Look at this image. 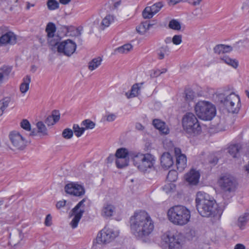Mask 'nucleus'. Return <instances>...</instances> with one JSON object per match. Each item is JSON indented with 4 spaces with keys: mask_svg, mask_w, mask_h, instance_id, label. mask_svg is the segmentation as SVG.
Instances as JSON below:
<instances>
[{
    "mask_svg": "<svg viewBox=\"0 0 249 249\" xmlns=\"http://www.w3.org/2000/svg\"><path fill=\"white\" fill-rule=\"evenodd\" d=\"M73 131L70 128L65 129L62 132V136L66 139H71L73 136Z\"/></svg>",
    "mask_w": 249,
    "mask_h": 249,
    "instance_id": "nucleus-44",
    "label": "nucleus"
},
{
    "mask_svg": "<svg viewBox=\"0 0 249 249\" xmlns=\"http://www.w3.org/2000/svg\"><path fill=\"white\" fill-rule=\"evenodd\" d=\"M66 202L65 200L59 201L56 203V206L58 209H60L65 205Z\"/></svg>",
    "mask_w": 249,
    "mask_h": 249,
    "instance_id": "nucleus-51",
    "label": "nucleus"
},
{
    "mask_svg": "<svg viewBox=\"0 0 249 249\" xmlns=\"http://www.w3.org/2000/svg\"><path fill=\"white\" fill-rule=\"evenodd\" d=\"M36 126L37 128V131H36L35 129H33L32 131V135H36L37 133H41L43 135L47 134V129L45 125L42 122L40 121L37 122L36 124Z\"/></svg>",
    "mask_w": 249,
    "mask_h": 249,
    "instance_id": "nucleus-28",
    "label": "nucleus"
},
{
    "mask_svg": "<svg viewBox=\"0 0 249 249\" xmlns=\"http://www.w3.org/2000/svg\"><path fill=\"white\" fill-rule=\"evenodd\" d=\"M219 99L221 103L226 107L229 112L237 113L240 107V98L234 93H231L225 96L223 94L219 95Z\"/></svg>",
    "mask_w": 249,
    "mask_h": 249,
    "instance_id": "nucleus-7",
    "label": "nucleus"
},
{
    "mask_svg": "<svg viewBox=\"0 0 249 249\" xmlns=\"http://www.w3.org/2000/svg\"><path fill=\"white\" fill-rule=\"evenodd\" d=\"M9 138L11 144V148L14 150H23L27 146V140L17 131L11 132Z\"/></svg>",
    "mask_w": 249,
    "mask_h": 249,
    "instance_id": "nucleus-9",
    "label": "nucleus"
},
{
    "mask_svg": "<svg viewBox=\"0 0 249 249\" xmlns=\"http://www.w3.org/2000/svg\"><path fill=\"white\" fill-rule=\"evenodd\" d=\"M3 201L0 200V205L3 204Z\"/></svg>",
    "mask_w": 249,
    "mask_h": 249,
    "instance_id": "nucleus-63",
    "label": "nucleus"
},
{
    "mask_svg": "<svg viewBox=\"0 0 249 249\" xmlns=\"http://www.w3.org/2000/svg\"><path fill=\"white\" fill-rule=\"evenodd\" d=\"M84 202L85 199H82L71 211V216H73V218L70 223V225L73 229H75L77 227L78 224L84 213V210L80 209Z\"/></svg>",
    "mask_w": 249,
    "mask_h": 249,
    "instance_id": "nucleus-14",
    "label": "nucleus"
},
{
    "mask_svg": "<svg viewBox=\"0 0 249 249\" xmlns=\"http://www.w3.org/2000/svg\"><path fill=\"white\" fill-rule=\"evenodd\" d=\"M172 39H171V38L170 37H167L165 39V42L166 43H169L170 42H171Z\"/></svg>",
    "mask_w": 249,
    "mask_h": 249,
    "instance_id": "nucleus-58",
    "label": "nucleus"
},
{
    "mask_svg": "<svg viewBox=\"0 0 249 249\" xmlns=\"http://www.w3.org/2000/svg\"><path fill=\"white\" fill-rule=\"evenodd\" d=\"M167 71V70L166 69H164L162 70V71H160L161 74L165 73Z\"/></svg>",
    "mask_w": 249,
    "mask_h": 249,
    "instance_id": "nucleus-61",
    "label": "nucleus"
},
{
    "mask_svg": "<svg viewBox=\"0 0 249 249\" xmlns=\"http://www.w3.org/2000/svg\"><path fill=\"white\" fill-rule=\"evenodd\" d=\"M117 118V116L114 113H107L105 116L104 118L105 120L108 122H111L114 121Z\"/></svg>",
    "mask_w": 249,
    "mask_h": 249,
    "instance_id": "nucleus-47",
    "label": "nucleus"
},
{
    "mask_svg": "<svg viewBox=\"0 0 249 249\" xmlns=\"http://www.w3.org/2000/svg\"><path fill=\"white\" fill-rule=\"evenodd\" d=\"M161 74L160 71L159 70H157L154 72L153 76L155 77H157Z\"/></svg>",
    "mask_w": 249,
    "mask_h": 249,
    "instance_id": "nucleus-53",
    "label": "nucleus"
},
{
    "mask_svg": "<svg viewBox=\"0 0 249 249\" xmlns=\"http://www.w3.org/2000/svg\"><path fill=\"white\" fill-rule=\"evenodd\" d=\"M153 124L154 127L158 129L163 134H167L169 132V129L165 123L159 119H154L153 121Z\"/></svg>",
    "mask_w": 249,
    "mask_h": 249,
    "instance_id": "nucleus-23",
    "label": "nucleus"
},
{
    "mask_svg": "<svg viewBox=\"0 0 249 249\" xmlns=\"http://www.w3.org/2000/svg\"><path fill=\"white\" fill-rule=\"evenodd\" d=\"M178 179V173L176 170H171L167 176V179L170 182H174Z\"/></svg>",
    "mask_w": 249,
    "mask_h": 249,
    "instance_id": "nucleus-40",
    "label": "nucleus"
},
{
    "mask_svg": "<svg viewBox=\"0 0 249 249\" xmlns=\"http://www.w3.org/2000/svg\"><path fill=\"white\" fill-rule=\"evenodd\" d=\"M175 45H179L182 42V36L181 35H175L172 40Z\"/></svg>",
    "mask_w": 249,
    "mask_h": 249,
    "instance_id": "nucleus-48",
    "label": "nucleus"
},
{
    "mask_svg": "<svg viewBox=\"0 0 249 249\" xmlns=\"http://www.w3.org/2000/svg\"><path fill=\"white\" fill-rule=\"evenodd\" d=\"M161 244L169 249H181L183 244V237L178 233L164 234L162 237Z\"/></svg>",
    "mask_w": 249,
    "mask_h": 249,
    "instance_id": "nucleus-8",
    "label": "nucleus"
},
{
    "mask_svg": "<svg viewBox=\"0 0 249 249\" xmlns=\"http://www.w3.org/2000/svg\"><path fill=\"white\" fill-rule=\"evenodd\" d=\"M118 235V232L105 227L101 230L96 237V243L98 244H106L112 241Z\"/></svg>",
    "mask_w": 249,
    "mask_h": 249,
    "instance_id": "nucleus-11",
    "label": "nucleus"
},
{
    "mask_svg": "<svg viewBox=\"0 0 249 249\" xmlns=\"http://www.w3.org/2000/svg\"><path fill=\"white\" fill-rule=\"evenodd\" d=\"M132 49V46L131 44H126L117 48L115 51L120 53H125L129 52Z\"/></svg>",
    "mask_w": 249,
    "mask_h": 249,
    "instance_id": "nucleus-38",
    "label": "nucleus"
},
{
    "mask_svg": "<svg viewBox=\"0 0 249 249\" xmlns=\"http://www.w3.org/2000/svg\"><path fill=\"white\" fill-rule=\"evenodd\" d=\"M161 2H157L151 6H147L145 8L142 12V16L144 18H151L153 16L158 13L162 7Z\"/></svg>",
    "mask_w": 249,
    "mask_h": 249,
    "instance_id": "nucleus-18",
    "label": "nucleus"
},
{
    "mask_svg": "<svg viewBox=\"0 0 249 249\" xmlns=\"http://www.w3.org/2000/svg\"><path fill=\"white\" fill-rule=\"evenodd\" d=\"M115 207L111 204L107 203L104 204L101 210V215L105 218L110 217L113 215Z\"/></svg>",
    "mask_w": 249,
    "mask_h": 249,
    "instance_id": "nucleus-22",
    "label": "nucleus"
},
{
    "mask_svg": "<svg viewBox=\"0 0 249 249\" xmlns=\"http://www.w3.org/2000/svg\"><path fill=\"white\" fill-rule=\"evenodd\" d=\"M115 156L116 158L121 159H130V157H131L133 160L134 165L142 171H146L148 168H151L155 161L154 156L150 154L138 153L132 156L128 150L125 148L118 149L116 151Z\"/></svg>",
    "mask_w": 249,
    "mask_h": 249,
    "instance_id": "nucleus-3",
    "label": "nucleus"
},
{
    "mask_svg": "<svg viewBox=\"0 0 249 249\" xmlns=\"http://www.w3.org/2000/svg\"><path fill=\"white\" fill-rule=\"evenodd\" d=\"M169 27L175 30H179L181 29L180 23L176 19H172L169 23Z\"/></svg>",
    "mask_w": 249,
    "mask_h": 249,
    "instance_id": "nucleus-42",
    "label": "nucleus"
},
{
    "mask_svg": "<svg viewBox=\"0 0 249 249\" xmlns=\"http://www.w3.org/2000/svg\"><path fill=\"white\" fill-rule=\"evenodd\" d=\"M174 151L176 156V166L178 171L181 172L187 166V158L184 154L181 153L179 148H175Z\"/></svg>",
    "mask_w": 249,
    "mask_h": 249,
    "instance_id": "nucleus-17",
    "label": "nucleus"
},
{
    "mask_svg": "<svg viewBox=\"0 0 249 249\" xmlns=\"http://www.w3.org/2000/svg\"><path fill=\"white\" fill-rule=\"evenodd\" d=\"M246 95L249 98V91L248 90L246 91Z\"/></svg>",
    "mask_w": 249,
    "mask_h": 249,
    "instance_id": "nucleus-62",
    "label": "nucleus"
},
{
    "mask_svg": "<svg viewBox=\"0 0 249 249\" xmlns=\"http://www.w3.org/2000/svg\"><path fill=\"white\" fill-rule=\"evenodd\" d=\"M232 50V48L231 46L224 44L217 45L213 49L214 53L218 54L229 53Z\"/></svg>",
    "mask_w": 249,
    "mask_h": 249,
    "instance_id": "nucleus-27",
    "label": "nucleus"
},
{
    "mask_svg": "<svg viewBox=\"0 0 249 249\" xmlns=\"http://www.w3.org/2000/svg\"><path fill=\"white\" fill-rule=\"evenodd\" d=\"M47 6L49 10H54L59 8V3L56 0H48Z\"/></svg>",
    "mask_w": 249,
    "mask_h": 249,
    "instance_id": "nucleus-43",
    "label": "nucleus"
},
{
    "mask_svg": "<svg viewBox=\"0 0 249 249\" xmlns=\"http://www.w3.org/2000/svg\"><path fill=\"white\" fill-rule=\"evenodd\" d=\"M151 26L147 21L142 22L140 25L136 28L137 32L140 34H144Z\"/></svg>",
    "mask_w": 249,
    "mask_h": 249,
    "instance_id": "nucleus-37",
    "label": "nucleus"
},
{
    "mask_svg": "<svg viewBox=\"0 0 249 249\" xmlns=\"http://www.w3.org/2000/svg\"><path fill=\"white\" fill-rule=\"evenodd\" d=\"M167 216L169 220L173 224L183 226L190 221L191 212L184 206L176 205L168 210Z\"/></svg>",
    "mask_w": 249,
    "mask_h": 249,
    "instance_id": "nucleus-4",
    "label": "nucleus"
},
{
    "mask_svg": "<svg viewBox=\"0 0 249 249\" xmlns=\"http://www.w3.org/2000/svg\"><path fill=\"white\" fill-rule=\"evenodd\" d=\"M56 27L54 24L50 22L47 24L46 32L47 33L48 42L52 46H56L60 40L59 37L58 36H55L54 35Z\"/></svg>",
    "mask_w": 249,
    "mask_h": 249,
    "instance_id": "nucleus-16",
    "label": "nucleus"
},
{
    "mask_svg": "<svg viewBox=\"0 0 249 249\" xmlns=\"http://www.w3.org/2000/svg\"><path fill=\"white\" fill-rule=\"evenodd\" d=\"M60 119V114L58 111L54 110L52 114L49 116L45 120V123L48 125H53L59 121Z\"/></svg>",
    "mask_w": 249,
    "mask_h": 249,
    "instance_id": "nucleus-24",
    "label": "nucleus"
},
{
    "mask_svg": "<svg viewBox=\"0 0 249 249\" xmlns=\"http://www.w3.org/2000/svg\"><path fill=\"white\" fill-rule=\"evenodd\" d=\"M31 82V77L29 75H27L23 79V82L20 86V91L22 93H26L29 89V84Z\"/></svg>",
    "mask_w": 249,
    "mask_h": 249,
    "instance_id": "nucleus-31",
    "label": "nucleus"
},
{
    "mask_svg": "<svg viewBox=\"0 0 249 249\" xmlns=\"http://www.w3.org/2000/svg\"><path fill=\"white\" fill-rule=\"evenodd\" d=\"M169 52V48L167 46L160 47L157 50V54L159 59L161 60L164 58L165 55Z\"/></svg>",
    "mask_w": 249,
    "mask_h": 249,
    "instance_id": "nucleus-35",
    "label": "nucleus"
},
{
    "mask_svg": "<svg viewBox=\"0 0 249 249\" xmlns=\"http://www.w3.org/2000/svg\"><path fill=\"white\" fill-rule=\"evenodd\" d=\"M220 60L226 64L236 69L238 66V61L235 59H232L227 55H223L220 57Z\"/></svg>",
    "mask_w": 249,
    "mask_h": 249,
    "instance_id": "nucleus-25",
    "label": "nucleus"
},
{
    "mask_svg": "<svg viewBox=\"0 0 249 249\" xmlns=\"http://www.w3.org/2000/svg\"><path fill=\"white\" fill-rule=\"evenodd\" d=\"M195 112L197 117L203 120H211L216 114L215 107L211 103L200 101L195 107Z\"/></svg>",
    "mask_w": 249,
    "mask_h": 249,
    "instance_id": "nucleus-6",
    "label": "nucleus"
},
{
    "mask_svg": "<svg viewBox=\"0 0 249 249\" xmlns=\"http://www.w3.org/2000/svg\"><path fill=\"white\" fill-rule=\"evenodd\" d=\"M52 217L51 215L50 214H47L45 218V222H44L45 225L48 227L51 226V225L52 224Z\"/></svg>",
    "mask_w": 249,
    "mask_h": 249,
    "instance_id": "nucleus-49",
    "label": "nucleus"
},
{
    "mask_svg": "<svg viewBox=\"0 0 249 249\" xmlns=\"http://www.w3.org/2000/svg\"><path fill=\"white\" fill-rule=\"evenodd\" d=\"M17 36L6 28H0V47L13 45L17 43Z\"/></svg>",
    "mask_w": 249,
    "mask_h": 249,
    "instance_id": "nucleus-12",
    "label": "nucleus"
},
{
    "mask_svg": "<svg viewBox=\"0 0 249 249\" xmlns=\"http://www.w3.org/2000/svg\"><path fill=\"white\" fill-rule=\"evenodd\" d=\"M160 163L162 167L165 169H168L173 165V157L169 153H163L160 158Z\"/></svg>",
    "mask_w": 249,
    "mask_h": 249,
    "instance_id": "nucleus-20",
    "label": "nucleus"
},
{
    "mask_svg": "<svg viewBox=\"0 0 249 249\" xmlns=\"http://www.w3.org/2000/svg\"><path fill=\"white\" fill-rule=\"evenodd\" d=\"M241 148V145L239 144H232L229 147L228 152L233 158H236L237 157V154Z\"/></svg>",
    "mask_w": 249,
    "mask_h": 249,
    "instance_id": "nucleus-33",
    "label": "nucleus"
},
{
    "mask_svg": "<svg viewBox=\"0 0 249 249\" xmlns=\"http://www.w3.org/2000/svg\"><path fill=\"white\" fill-rule=\"evenodd\" d=\"M65 190L67 193L76 196H83L85 194L84 187L81 185L74 182L67 184L65 187Z\"/></svg>",
    "mask_w": 249,
    "mask_h": 249,
    "instance_id": "nucleus-15",
    "label": "nucleus"
},
{
    "mask_svg": "<svg viewBox=\"0 0 249 249\" xmlns=\"http://www.w3.org/2000/svg\"><path fill=\"white\" fill-rule=\"evenodd\" d=\"M244 169L247 174L249 175V162L244 166Z\"/></svg>",
    "mask_w": 249,
    "mask_h": 249,
    "instance_id": "nucleus-56",
    "label": "nucleus"
},
{
    "mask_svg": "<svg viewBox=\"0 0 249 249\" xmlns=\"http://www.w3.org/2000/svg\"><path fill=\"white\" fill-rule=\"evenodd\" d=\"M10 101V98L8 97L0 101V116L2 115L4 110L7 107Z\"/></svg>",
    "mask_w": 249,
    "mask_h": 249,
    "instance_id": "nucleus-36",
    "label": "nucleus"
},
{
    "mask_svg": "<svg viewBox=\"0 0 249 249\" xmlns=\"http://www.w3.org/2000/svg\"><path fill=\"white\" fill-rule=\"evenodd\" d=\"M196 206L199 213L203 217L219 218L222 213L215 200L208 194L199 191L196 198Z\"/></svg>",
    "mask_w": 249,
    "mask_h": 249,
    "instance_id": "nucleus-2",
    "label": "nucleus"
},
{
    "mask_svg": "<svg viewBox=\"0 0 249 249\" xmlns=\"http://www.w3.org/2000/svg\"><path fill=\"white\" fill-rule=\"evenodd\" d=\"M249 221V213L247 212L241 214L238 218L236 225L241 230L245 229L246 226Z\"/></svg>",
    "mask_w": 249,
    "mask_h": 249,
    "instance_id": "nucleus-21",
    "label": "nucleus"
},
{
    "mask_svg": "<svg viewBox=\"0 0 249 249\" xmlns=\"http://www.w3.org/2000/svg\"><path fill=\"white\" fill-rule=\"evenodd\" d=\"M129 159H121L116 158L115 164L119 169H122L127 166L129 164Z\"/></svg>",
    "mask_w": 249,
    "mask_h": 249,
    "instance_id": "nucleus-34",
    "label": "nucleus"
},
{
    "mask_svg": "<svg viewBox=\"0 0 249 249\" xmlns=\"http://www.w3.org/2000/svg\"><path fill=\"white\" fill-rule=\"evenodd\" d=\"M131 233L138 239L144 240L154 230V222L150 215L144 211L134 213L130 218Z\"/></svg>",
    "mask_w": 249,
    "mask_h": 249,
    "instance_id": "nucleus-1",
    "label": "nucleus"
},
{
    "mask_svg": "<svg viewBox=\"0 0 249 249\" xmlns=\"http://www.w3.org/2000/svg\"><path fill=\"white\" fill-rule=\"evenodd\" d=\"M34 4H31L29 2H27V3L26 9L27 10H29L30 9V7H34Z\"/></svg>",
    "mask_w": 249,
    "mask_h": 249,
    "instance_id": "nucleus-57",
    "label": "nucleus"
},
{
    "mask_svg": "<svg viewBox=\"0 0 249 249\" xmlns=\"http://www.w3.org/2000/svg\"><path fill=\"white\" fill-rule=\"evenodd\" d=\"M136 128L138 130H142L143 129V126L140 123H137Z\"/></svg>",
    "mask_w": 249,
    "mask_h": 249,
    "instance_id": "nucleus-55",
    "label": "nucleus"
},
{
    "mask_svg": "<svg viewBox=\"0 0 249 249\" xmlns=\"http://www.w3.org/2000/svg\"><path fill=\"white\" fill-rule=\"evenodd\" d=\"M102 61V59L99 56L92 59L89 63V69L91 71L95 70L101 64Z\"/></svg>",
    "mask_w": 249,
    "mask_h": 249,
    "instance_id": "nucleus-30",
    "label": "nucleus"
},
{
    "mask_svg": "<svg viewBox=\"0 0 249 249\" xmlns=\"http://www.w3.org/2000/svg\"><path fill=\"white\" fill-rule=\"evenodd\" d=\"M12 68L8 66H3L0 68V83H1L4 79L7 78Z\"/></svg>",
    "mask_w": 249,
    "mask_h": 249,
    "instance_id": "nucleus-32",
    "label": "nucleus"
},
{
    "mask_svg": "<svg viewBox=\"0 0 249 249\" xmlns=\"http://www.w3.org/2000/svg\"><path fill=\"white\" fill-rule=\"evenodd\" d=\"M120 3H121V1H117L116 2H115L114 4V6L115 8H117L119 5H120Z\"/></svg>",
    "mask_w": 249,
    "mask_h": 249,
    "instance_id": "nucleus-59",
    "label": "nucleus"
},
{
    "mask_svg": "<svg viewBox=\"0 0 249 249\" xmlns=\"http://www.w3.org/2000/svg\"><path fill=\"white\" fill-rule=\"evenodd\" d=\"M20 126L25 130H31V124L26 119H24L22 121V122L20 123Z\"/></svg>",
    "mask_w": 249,
    "mask_h": 249,
    "instance_id": "nucleus-45",
    "label": "nucleus"
},
{
    "mask_svg": "<svg viewBox=\"0 0 249 249\" xmlns=\"http://www.w3.org/2000/svg\"><path fill=\"white\" fill-rule=\"evenodd\" d=\"M72 128L75 135L77 137H80L85 130V128L83 127H80L79 125L77 124H74Z\"/></svg>",
    "mask_w": 249,
    "mask_h": 249,
    "instance_id": "nucleus-39",
    "label": "nucleus"
},
{
    "mask_svg": "<svg viewBox=\"0 0 249 249\" xmlns=\"http://www.w3.org/2000/svg\"><path fill=\"white\" fill-rule=\"evenodd\" d=\"M71 0H59V2L64 5H66L69 3Z\"/></svg>",
    "mask_w": 249,
    "mask_h": 249,
    "instance_id": "nucleus-54",
    "label": "nucleus"
},
{
    "mask_svg": "<svg viewBox=\"0 0 249 249\" xmlns=\"http://www.w3.org/2000/svg\"><path fill=\"white\" fill-rule=\"evenodd\" d=\"M195 93L191 90H185V99L186 101H190L194 99Z\"/></svg>",
    "mask_w": 249,
    "mask_h": 249,
    "instance_id": "nucleus-46",
    "label": "nucleus"
},
{
    "mask_svg": "<svg viewBox=\"0 0 249 249\" xmlns=\"http://www.w3.org/2000/svg\"><path fill=\"white\" fill-rule=\"evenodd\" d=\"M218 183L221 189L224 192L228 193L234 192L238 185L235 178L230 175H226L221 177L218 181Z\"/></svg>",
    "mask_w": 249,
    "mask_h": 249,
    "instance_id": "nucleus-10",
    "label": "nucleus"
},
{
    "mask_svg": "<svg viewBox=\"0 0 249 249\" xmlns=\"http://www.w3.org/2000/svg\"><path fill=\"white\" fill-rule=\"evenodd\" d=\"M200 178V173L198 171L192 169L184 176L185 181L191 185H196L198 182Z\"/></svg>",
    "mask_w": 249,
    "mask_h": 249,
    "instance_id": "nucleus-19",
    "label": "nucleus"
},
{
    "mask_svg": "<svg viewBox=\"0 0 249 249\" xmlns=\"http://www.w3.org/2000/svg\"><path fill=\"white\" fill-rule=\"evenodd\" d=\"M113 159V156H112V155H110V156H109L107 158L108 160H112Z\"/></svg>",
    "mask_w": 249,
    "mask_h": 249,
    "instance_id": "nucleus-60",
    "label": "nucleus"
},
{
    "mask_svg": "<svg viewBox=\"0 0 249 249\" xmlns=\"http://www.w3.org/2000/svg\"><path fill=\"white\" fill-rule=\"evenodd\" d=\"M142 84V83H137L133 85L131 89L130 92L129 93L128 92L125 93V95L127 98H131L137 96L140 93L141 86Z\"/></svg>",
    "mask_w": 249,
    "mask_h": 249,
    "instance_id": "nucleus-26",
    "label": "nucleus"
},
{
    "mask_svg": "<svg viewBox=\"0 0 249 249\" xmlns=\"http://www.w3.org/2000/svg\"><path fill=\"white\" fill-rule=\"evenodd\" d=\"M234 249H246V247L243 244H237L235 246Z\"/></svg>",
    "mask_w": 249,
    "mask_h": 249,
    "instance_id": "nucleus-52",
    "label": "nucleus"
},
{
    "mask_svg": "<svg viewBox=\"0 0 249 249\" xmlns=\"http://www.w3.org/2000/svg\"><path fill=\"white\" fill-rule=\"evenodd\" d=\"M184 1L188 2L194 6H196L200 4V2L202 1V0H184Z\"/></svg>",
    "mask_w": 249,
    "mask_h": 249,
    "instance_id": "nucleus-50",
    "label": "nucleus"
},
{
    "mask_svg": "<svg viewBox=\"0 0 249 249\" xmlns=\"http://www.w3.org/2000/svg\"><path fill=\"white\" fill-rule=\"evenodd\" d=\"M56 47L55 46H52V49H57L58 52L63 53L66 55L70 56L75 51L76 48V44L70 39L61 42L60 43H58Z\"/></svg>",
    "mask_w": 249,
    "mask_h": 249,
    "instance_id": "nucleus-13",
    "label": "nucleus"
},
{
    "mask_svg": "<svg viewBox=\"0 0 249 249\" xmlns=\"http://www.w3.org/2000/svg\"><path fill=\"white\" fill-rule=\"evenodd\" d=\"M115 17L113 15H107L102 20L101 24V28L104 30L105 28L108 27L114 21Z\"/></svg>",
    "mask_w": 249,
    "mask_h": 249,
    "instance_id": "nucleus-29",
    "label": "nucleus"
},
{
    "mask_svg": "<svg viewBox=\"0 0 249 249\" xmlns=\"http://www.w3.org/2000/svg\"><path fill=\"white\" fill-rule=\"evenodd\" d=\"M183 130L190 136H196L201 131V127L196 117L193 113H186L182 119Z\"/></svg>",
    "mask_w": 249,
    "mask_h": 249,
    "instance_id": "nucleus-5",
    "label": "nucleus"
},
{
    "mask_svg": "<svg viewBox=\"0 0 249 249\" xmlns=\"http://www.w3.org/2000/svg\"><path fill=\"white\" fill-rule=\"evenodd\" d=\"M81 125L85 126L84 128L85 129H93L95 126V124L89 119H86L82 121Z\"/></svg>",
    "mask_w": 249,
    "mask_h": 249,
    "instance_id": "nucleus-41",
    "label": "nucleus"
},
{
    "mask_svg": "<svg viewBox=\"0 0 249 249\" xmlns=\"http://www.w3.org/2000/svg\"><path fill=\"white\" fill-rule=\"evenodd\" d=\"M217 161H218V160H217V159H216V163H217Z\"/></svg>",
    "mask_w": 249,
    "mask_h": 249,
    "instance_id": "nucleus-64",
    "label": "nucleus"
}]
</instances>
